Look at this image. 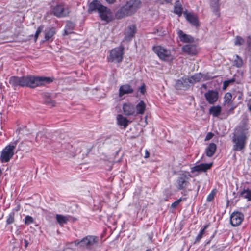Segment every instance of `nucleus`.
I'll return each instance as SVG.
<instances>
[{
    "instance_id": "obj_51",
    "label": "nucleus",
    "mask_w": 251,
    "mask_h": 251,
    "mask_svg": "<svg viewBox=\"0 0 251 251\" xmlns=\"http://www.w3.org/2000/svg\"><path fill=\"white\" fill-rule=\"evenodd\" d=\"M186 199L185 198H183L182 199V198H180V199H178L177 201H176L177 202V203L179 204V203L182 201V200H185Z\"/></svg>"
},
{
    "instance_id": "obj_6",
    "label": "nucleus",
    "mask_w": 251,
    "mask_h": 251,
    "mask_svg": "<svg viewBox=\"0 0 251 251\" xmlns=\"http://www.w3.org/2000/svg\"><path fill=\"white\" fill-rule=\"evenodd\" d=\"M52 14L58 18H63L69 15L70 10L68 5L60 3L53 7Z\"/></svg>"
},
{
    "instance_id": "obj_11",
    "label": "nucleus",
    "mask_w": 251,
    "mask_h": 251,
    "mask_svg": "<svg viewBox=\"0 0 251 251\" xmlns=\"http://www.w3.org/2000/svg\"><path fill=\"white\" fill-rule=\"evenodd\" d=\"M204 97L208 103L213 104L217 101L219 93L216 90H209L204 94Z\"/></svg>"
},
{
    "instance_id": "obj_43",
    "label": "nucleus",
    "mask_w": 251,
    "mask_h": 251,
    "mask_svg": "<svg viewBox=\"0 0 251 251\" xmlns=\"http://www.w3.org/2000/svg\"><path fill=\"white\" fill-rule=\"evenodd\" d=\"M45 103L49 105H50L51 107L54 106L55 104V102L50 98L47 99L45 100Z\"/></svg>"
},
{
    "instance_id": "obj_5",
    "label": "nucleus",
    "mask_w": 251,
    "mask_h": 251,
    "mask_svg": "<svg viewBox=\"0 0 251 251\" xmlns=\"http://www.w3.org/2000/svg\"><path fill=\"white\" fill-rule=\"evenodd\" d=\"M17 142L18 141H16L9 144L2 150L0 155V160L2 162H8L12 158L14 154V151Z\"/></svg>"
},
{
    "instance_id": "obj_31",
    "label": "nucleus",
    "mask_w": 251,
    "mask_h": 251,
    "mask_svg": "<svg viewBox=\"0 0 251 251\" xmlns=\"http://www.w3.org/2000/svg\"><path fill=\"white\" fill-rule=\"evenodd\" d=\"M202 74L201 73L195 74L190 77H188L191 85L199 82L202 77Z\"/></svg>"
},
{
    "instance_id": "obj_22",
    "label": "nucleus",
    "mask_w": 251,
    "mask_h": 251,
    "mask_svg": "<svg viewBox=\"0 0 251 251\" xmlns=\"http://www.w3.org/2000/svg\"><path fill=\"white\" fill-rule=\"evenodd\" d=\"M64 146V152L68 157H74L75 155L77 150L73 145L67 143Z\"/></svg>"
},
{
    "instance_id": "obj_50",
    "label": "nucleus",
    "mask_w": 251,
    "mask_h": 251,
    "mask_svg": "<svg viewBox=\"0 0 251 251\" xmlns=\"http://www.w3.org/2000/svg\"><path fill=\"white\" fill-rule=\"evenodd\" d=\"M186 199L185 198H183L182 199V198H180V199H178L177 201H176L177 202V203L179 204V203L182 201V200H185Z\"/></svg>"
},
{
    "instance_id": "obj_49",
    "label": "nucleus",
    "mask_w": 251,
    "mask_h": 251,
    "mask_svg": "<svg viewBox=\"0 0 251 251\" xmlns=\"http://www.w3.org/2000/svg\"><path fill=\"white\" fill-rule=\"evenodd\" d=\"M107 2H108L109 4H113L114 3L116 0H105Z\"/></svg>"
},
{
    "instance_id": "obj_45",
    "label": "nucleus",
    "mask_w": 251,
    "mask_h": 251,
    "mask_svg": "<svg viewBox=\"0 0 251 251\" xmlns=\"http://www.w3.org/2000/svg\"><path fill=\"white\" fill-rule=\"evenodd\" d=\"M146 88H145V85L144 84H143L141 87L139 88V91L140 92V93L142 94H144L145 92Z\"/></svg>"
},
{
    "instance_id": "obj_41",
    "label": "nucleus",
    "mask_w": 251,
    "mask_h": 251,
    "mask_svg": "<svg viewBox=\"0 0 251 251\" xmlns=\"http://www.w3.org/2000/svg\"><path fill=\"white\" fill-rule=\"evenodd\" d=\"M215 194H216V192L214 190H213L211 193L208 195L207 197V201L208 202H210L211 201H213V200L214 199V197L215 196Z\"/></svg>"
},
{
    "instance_id": "obj_60",
    "label": "nucleus",
    "mask_w": 251,
    "mask_h": 251,
    "mask_svg": "<svg viewBox=\"0 0 251 251\" xmlns=\"http://www.w3.org/2000/svg\"><path fill=\"white\" fill-rule=\"evenodd\" d=\"M39 136V133H38V134L37 135V137H36L37 139L38 138Z\"/></svg>"
},
{
    "instance_id": "obj_17",
    "label": "nucleus",
    "mask_w": 251,
    "mask_h": 251,
    "mask_svg": "<svg viewBox=\"0 0 251 251\" xmlns=\"http://www.w3.org/2000/svg\"><path fill=\"white\" fill-rule=\"evenodd\" d=\"M103 6L98 0H93L89 5L88 12L91 13L93 11L100 12V9Z\"/></svg>"
},
{
    "instance_id": "obj_2",
    "label": "nucleus",
    "mask_w": 251,
    "mask_h": 251,
    "mask_svg": "<svg viewBox=\"0 0 251 251\" xmlns=\"http://www.w3.org/2000/svg\"><path fill=\"white\" fill-rule=\"evenodd\" d=\"M248 125L245 121H242L236 128L232 138L233 150L240 151L244 150L248 140Z\"/></svg>"
},
{
    "instance_id": "obj_52",
    "label": "nucleus",
    "mask_w": 251,
    "mask_h": 251,
    "mask_svg": "<svg viewBox=\"0 0 251 251\" xmlns=\"http://www.w3.org/2000/svg\"><path fill=\"white\" fill-rule=\"evenodd\" d=\"M24 243L25 244V248H26L27 247V246H28V241L27 240L25 239L24 240Z\"/></svg>"
},
{
    "instance_id": "obj_4",
    "label": "nucleus",
    "mask_w": 251,
    "mask_h": 251,
    "mask_svg": "<svg viewBox=\"0 0 251 251\" xmlns=\"http://www.w3.org/2000/svg\"><path fill=\"white\" fill-rule=\"evenodd\" d=\"M98 237L95 236H87L81 240H76L74 241L75 246L86 248L92 249L95 245L98 244Z\"/></svg>"
},
{
    "instance_id": "obj_58",
    "label": "nucleus",
    "mask_w": 251,
    "mask_h": 251,
    "mask_svg": "<svg viewBox=\"0 0 251 251\" xmlns=\"http://www.w3.org/2000/svg\"><path fill=\"white\" fill-rule=\"evenodd\" d=\"M20 231H19L18 230L16 231V233L17 234H19L20 233Z\"/></svg>"
},
{
    "instance_id": "obj_42",
    "label": "nucleus",
    "mask_w": 251,
    "mask_h": 251,
    "mask_svg": "<svg viewBox=\"0 0 251 251\" xmlns=\"http://www.w3.org/2000/svg\"><path fill=\"white\" fill-rule=\"evenodd\" d=\"M43 28H44V26H42V25L38 27V28L36 31L35 34V41L38 39L39 34L42 31Z\"/></svg>"
},
{
    "instance_id": "obj_25",
    "label": "nucleus",
    "mask_w": 251,
    "mask_h": 251,
    "mask_svg": "<svg viewBox=\"0 0 251 251\" xmlns=\"http://www.w3.org/2000/svg\"><path fill=\"white\" fill-rule=\"evenodd\" d=\"M216 150V145L215 143H211L209 144L205 150L206 155L208 157H211L215 153Z\"/></svg>"
},
{
    "instance_id": "obj_59",
    "label": "nucleus",
    "mask_w": 251,
    "mask_h": 251,
    "mask_svg": "<svg viewBox=\"0 0 251 251\" xmlns=\"http://www.w3.org/2000/svg\"><path fill=\"white\" fill-rule=\"evenodd\" d=\"M146 251H152V250L151 249H148L146 250Z\"/></svg>"
},
{
    "instance_id": "obj_7",
    "label": "nucleus",
    "mask_w": 251,
    "mask_h": 251,
    "mask_svg": "<svg viewBox=\"0 0 251 251\" xmlns=\"http://www.w3.org/2000/svg\"><path fill=\"white\" fill-rule=\"evenodd\" d=\"M123 48H115L110 52L108 60L111 62L120 63L123 58Z\"/></svg>"
},
{
    "instance_id": "obj_48",
    "label": "nucleus",
    "mask_w": 251,
    "mask_h": 251,
    "mask_svg": "<svg viewBox=\"0 0 251 251\" xmlns=\"http://www.w3.org/2000/svg\"><path fill=\"white\" fill-rule=\"evenodd\" d=\"M149 156H150V153L148 152V151L147 150H146L145 155L144 157L145 158H148V157H149Z\"/></svg>"
},
{
    "instance_id": "obj_24",
    "label": "nucleus",
    "mask_w": 251,
    "mask_h": 251,
    "mask_svg": "<svg viewBox=\"0 0 251 251\" xmlns=\"http://www.w3.org/2000/svg\"><path fill=\"white\" fill-rule=\"evenodd\" d=\"M117 121L118 125L123 126L125 128L127 126L129 122L126 118L121 114H118L117 116Z\"/></svg>"
},
{
    "instance_id": "obj_36",
    "label": "nucleus",
    "mask_w": 251,
    "mask_h": 251,
    "mask_svg": "<svg viewBox=\"0 0 251 251\" xmlns=\"http://www.w3.org/2000/svg\"><path fill=\"white\" fill-rule=\"evenodd\" d=\"M245 40L240 36H236L234 41V45L236 46H241L244 44Z\"/></svg>"
},
{
    "instance_id": "obj_56",
    "label": "nucleus",
    "mask_w": 251,
    "mask_h": 251,
    "mask_svg": "<svg viewBox=\"0 0 251 251\" xmlns=\"http://www.w3.org/2000/svg\"><path fill=\"white\" fill-rule=\"evenodd\" d=\"M249 109L251 112V104L249 106Z\"/></svg>"
},
{
    "instance_id": "obj_46",
    "label": "nucleus",
    "mask_w": 251,
    "mask_h": 251,
    "mask_svg": "<svg viewBox=\"0 0 251 251\" xmlns=\"http://www.w3.org/2000/svg\"><path fill=\"white\" fill-rule=\"evenodd\" d=\"M247 45H248V47L249 48V49H251V39H249L248 38V39H247Z\"/></svg>"
},
{
    "instance_id": "obj_57",
    "label": "nucleus",
    "mask_w": 251,
    "mask_h": 251,
    "mask_svg": "<svg viewBox=\"0 0 251 251\" xmlns=\"http://www.w3.org/2000/svg\"><path fill=\"white\" fill-rule=\"evenodd\" d=\"M164 34H165V33H164V32H161V33H159V35H164Z\"/></svg>"
},
{
    "instance_id": "obj_39",
    "label": "nucleus",
    "mask_w": 251,
    "mask_h": 251,
    "mask_svg": "<svg viewBox=\"0 0 251 251\" xmlns=\"http://www.w3.org/2000/svg\"><path fill=\"white\" fill-rule=\"evenodd\" d=\"M24 222L25 225H29L34 223V219L31 216L27 215L25 218Z\"/></svg>"
},
{
    "instance_id": "obj_3",
    "label": "nucleus",
    "mask_w": 251,
    "mask_h": 251,
    "mask_svg": "<svg viewBox=\"0 0 251 251\" xmlns=\"http://www.w3.org/2000/svg\"><path fill=\"white\" fill-rule=\"evenodd\" d=\"M140 2L138 0H131L121 7L116 13L115 17L118 19L134 14L139 8Z\"/></svg>"
},
{
    "instance_id": "obj_61",
    "label": "nucleus",
    "mask_w": 251,
    "mask_h": 251,
    "mask_svg": "<svg viewBox=\"0 0 251 251\" xmlns=\"http://www.w3.org/2000/svg\"><path fill=\"white\" fill-rule=\"evenodd\" d=\"M248 38L250 39H251V35L248 36Z\"/></svg>"
},
{
    "instance_id": "obj_32",
    "label": "nucleus",
    "mask_w": 251,
    "mask_h": 251,
    "mask_svg": "<svg viewBox=\"0 0 251 251\" xmlns=\"http://www.w3.org/2000/svg\"><path fill=\"white\" fill-rule=\"evenodd\" d=\"M182 6L179 0L176 1L174 5V13L180 16L182 12Z\"/></svg>"
},
{
    "instance_id": "obj_47",
    "label": "nucleus",
    "mask_w": 251,
    "mask_h": 251,
    "mask_svg": "<svg viewBox=\"0 0 251 251\" xmlns=\"http://www.w3.org/2000/svg\"><path fill=\"white\" fill-rule=\"evenodd\" d=\"M178 205V204L177 203V202L176 201H175V202H174L173 203H172L171 207H173V208H175Z\"/></svg>"
},
{
    "instance_id": "obj_13",
    "label": "nucleus",
    "mask_w": 251,
    "mask_h": 251,
    "mask_svg": "<svg viewBox=\"0 0 251 251\" xmlns=\"http://www.w3.org/2000/svg\"><path fill=\"white\" fill-rule=\"evenodd\" d=\"M188 77H182L176 81L175 86L178 90H187L191 86Z\"/></svg>"
},
{
    "instance_id": "obj_33",
    "label": "nucleus",
    "mask_w": 251,
    "mask_h": 251,
    "mask_svg": "<svg viewBox=\"0 0 251 251\" xmlns=\"http://www.w3.org/2000/svg\"><path fill=\"white\" fill-rule=\"evenodd\" d=\"M208 226V225H206L203 226V228L201 230V231L199 232V234L197 236L195 241L194 242L195 244L199 243L201 239L202 238L203 235L205 233V231L206 229H207Z\"/></svg>"
},
{
    "instance_id": "obj_9",
    "label": "nucleus",
    "mask_w": 251,
    "mask_h": 251,
    "mask_svg": "<svg viewBox=\"0 0 251 251\" xmlns=\"http://www.w3.org/2000/svg\"><path fill=\"white\" fill-rule=\"evenodd\" d=\"M190 177V175L188 173L182 174L178 176L176 183L177 189L178 190H183L187 187L189 183V179Z\"/></svg>"
},
{
    "instance_id": "obj_8",
    "label": "nucleus",
    "mask_w": 251,
    "mask_h": 251,
    "mask_svg": "<svg viewBox=\"0 0 251 251\" xmlns=\"http://www.w3.org/2000/svg\"><path fill=\"white\" fill-rule=\"evenodd\" d=\"M153 50L162 60L169 61L171 58L170 50L165 49L161 46L154 47Z\"/></svg>"
},
{
    "instance_id": "obj_44",
    "label": "nucleus",
    "mask_w": 251,
    "mask_h": 251,
    "mask_svg": "<svg viewBox=\"0 0 251 251\" xmlns=\"http://www.w3.org/2000/svg\"><path fill=\"white\" fill-rule=\"evenodd\" d=\"M213 136H214L213 133H212V132H208L204 140L205 141H208V140H210L213 137Z\"/></svg>"
},
{
    "instance_id": "obj_38",
    "label": "nucleus",
    "mask_w": 251,
    "mask_h": 251,
    "mask_svg": "<svg viewBox=\"0 0 251 251\" xmlns=\"http://www.w3.org/2000/svg\"><path fill=\"white\" fill-rule=\"evenodd\" d=\"M232 98V96L230 93H229V92L226 93L225 94V97H224L225 102L228 104H230Z\"/></svg>"
},
{
    "instance_id": "obj_10",
    "label": "nucleus",
    "mask_w": 251,
    "mask_h": 251,
    "mask_svg": "<svg viewBox=\"0 0 251 251\" xmlns=\"http://www.w3.org/2000/svg\"><path fill=\"white\" fill-rule=\"evenodd\" d=\"M99 14L101 19L107 23L110 22L112 20V12L109 8L104 6L101 7Z\"/></svg>"
},
{
    "instance_id": "obj_34",
    "label": "nucleus",
    "mask_w": 251,
    "mask_h": 251,
    "mask_svg": "<svg viewBox=\"0 0 251 251\" xmlns=\"http://www.w3.org/2000/svg\"><path fill=\"white\" fill-rule=\"evenodd\" d=\"M235 57L234 65L238 68L241 67L243 64L242 59L238 55H236Z\"/></svg>"
},
{
    "instance_id": "obj_30",
    "label": "nucleus",
    "mask_w": 251,
    "mask_h": 251,
    "mask_svg": "<svg viewBox=\"0 0 251 251\" xmlns=\"http://www.w3.org/2000/svg\"><path fill=\"white\" fill-rule=\"evenodd\" d=\"M239 197L247 199V201L251 200V190L244 189L239 194Z\"/></svg>"
},
{
    "instance_id": "obj_54",
    "label": "nucleus",
    "mask_w": 251,
    "mask_h": 251,
    "mask_svg": "<svg viewBox=\"0 0 251 251\" xmlns=\"http://www.w3.org/2000/svg\"><path fill=\"white\" fill-rule=\"evenodd\" d=\"M202 87L205 89H207V85L206 84H203L202 85Z\"/></svg>"
},
{
    "instance_id": "obj_12",
    "label": "nucleus",
    "mask_w": 251,
    "mask_h": 251,
    "mask_svg": "<svg viewBox=\"0 0 251 251\" xmlns=\"http://www.w3.org/2000/svg\"><path fill=\"white\" fill-rule=\"evenodd\" d=\"M244 219V215L240 212H234L230 216V223L233 226L241 224Z\"/></svg>"
},
{
    "instance_id": "obj_53",
    "label": "nucleus",
    "mask_w": 251,
    "mask_h": 251,
    "mask_svg": "<svg viewBox=\"0 0 251 251\" xmlns=\"http://www.w3.org/2000/svg\"><path fill=\"white\" fill-rule=\"evenodd\" d=\"M161 29H162L161 28H159L156 29V31L155 32H154L153 33L154 34L158 33L160 32V30H161Z\"/></svg>"
},
{
    "instance_id": "obj_55",
    "label": "nucleus",
    "mask_w": 251,
    "mask_h": 251,
    "mask_svg": "<svg viewBox=\"0 0 251 251\" xmlns=\"http://www.w3.org/2000/svg\"><path fill=\"white\" fill-rule=\"evenodd\" d=\"M167 3H171L172 0H164Z\"/></svg>"
},
{
    "instance_id": "obj_27",
    "label": "nucleus",
    "mask_w": 251,
    "mask_h": 251,
    "mask_svg": "<svg viewBox=\"0 0 251 251\" xmlns=\"http://www.w3.org/2000/svg\"><path fill=\"white\" fill-rule=\"evenodd\" d=\"M55 34V29L53 27L50 28L45 31V39L46 41H49L51 39V41L53 40L52 38Z\"/></svg>"
},
{
    "instance_id": "obj_29",
    "label": "nucleus",
    "mask_w": 251,
    "mask_h": 251,
    "mask_svg": "<svg viewBox=\"0 0 251 251\" xmlns=\"http://www.w3.org/2000/svg\"><path fill=\"white\" fill-rule=\"evenodd\" d=\"M221 112V107L219 105L213 106L209 109V113L213 117H218Z\"/></svg>"
},
{
    "instance_id": "obj_15",
    "label": "nucleus",
    "mask_w": 251,
    "mask_h": 251,
    "mask_svg": "<svg viewBox=\"0 0 251 251\" xmlns=\"http://www.w3.org/2000/svg\"><path fill=\"white\" fill-rule=\"evenodd\" d=\"M212 165V163L200 164L192 167L191 172L193 173L195 172H206L211 168Z\"/></svg>"
},
{
    "instance_id": "obj_21",
    "label": "nucleus",
    "mask_w": 251,
    "mask_h": 251,
    "mask_svg": "<svg viewBox=\"0 0 251 251\" xmlns=\"http://www.w3.org/2000/svg\"><path fill=\"white\" fill-rule=\"evenodd\" d=\"M186 19L193 25L198 26L199 25L198 18L197 16L191 13L186 12L184 13Z\"/></svg>"
},
{
    "instance_id": "obj_19",
    "label": "nucleus",
    "mask_w": 251,
    "mask_h": 251,
    "mask_svg": "<svg viewBox=\"0 0 251 251\" xmlns=\"http://www.w3.org/2000/svg\"><path fill=\"white\" fill-rule=\"evenodd\" d=\"M133 91L134 90L132 87L129 84H126L120 86L119 95L120 97H122L125 94L132 93Z\"/></svg>"
},
{
    "instance_id": "obj_40",
    "label": "nucleus",
    "mask_w": 251,
    "mask_h": 251,
    "mask_svg": "<svg viewBox=\"0 0 251 251\" xmlns=\"http://www.w3.org/2000/svg\"><path fill=\"white\" fill-rule=\"evenodd\" d=\"M234 81H235V79H234V78L225 81L223 83V90L226 89V88L229 85V84L230 83H233Z\"/></svg>"
},
{
    "instance_id": "obj_28",
    "label": "nucleus",
    "mask_w": 251,
    "mask_h": 251,
    "mask_svg": "<svg viewBox=\"0 0 251 251\" xmlns=\"http://www.w3.org/2000/svg\"><path fill=\"white\" fill-rule=\"evenodd\" d=\"M136 115L144 114L146 109L145 103L143 100L140 101L136 106Z\"/></svg>"
},
{
    "instance_id": "obj_1",
    "label": "nucleus",
    "mask_w": 251,
    "mask_h": 251,
    "mask_svg": "<svg viewBox=\"0 0 251 251\" xmlns=\"http://www.w3.org/2000/svg\"><path fill=\"white\" fill-rule=\"evenodd\" d=\"M53 81V79L49 77L36 76L29 75L18 77L17 76H11L9 83L15 89L17 87H29L35 88L50 84Z\"/></svg>"
},
{
    "instance_id": "obj_16",
    "label": "nucleus",
    "mask_w": 251,
    "mask_h": 251,
    "mask_svg": "<svg viewBox=\"0 0 251 251\" xmlns=\"http://www.w3.org/2000/svg\"><path fill=\"white\" fill-rule=\"evenodd\" d=\"M56 219L58 223L61 226L66 224L70 220H72L73 221H75L76 220V218H73L71 216H64L60 214L56 215Z\"/></svg>"
},
{
    "instance_id": "obj_37",
    "label": "nucleus",
    "mask_w": 251,
    "mask_h": 251,
    "mask_svg": "<svg viewBox=\"0 0 251 251\" xmlns=\"http://www.w3.org/2000/svg\"><path fill=\"white\" fill-rule=\"evenodd\" d=\"M14 216L15 213L13 211L11 212L9 214L8 218L6 220V224L7 225L11 224L14 222Z\"/></svg>"
},
{
    "instance_id": "obj_14",
    "label": "nucleus",
    "mask_w": 251,
    "mask_h": 251,
    "mask_svg": "<svg viewBox=\"0 0 251 251\" xmlns=\"http://www.w3.org/2000/svg\"><path fill=\"white\" fill-rule=\"evenodd\" d=\"M136 32V25H129L125 30L124 40L126 41H130L134 37Z\"/></svg>"
},
{
    "instance_id": "obj_20",
    "label": "nucleus",
    "mask_w": 251,
    "mask_h": 251,
    "mask_svg": "<svg viewBox=\"0 0 251 251\" xmlns=\"http://www.w3.org/2000/svg\"><path fill=\"white\" fill-rule=\"evenodd\" d=\"M182 50L189 55H195L197 52V46L193 44H187L182 47Z\"/></svg>"
},
{
    "instance_id": "obj_23",
    "label": "nucleus",
    "mask_w": 251,
    "mask_h": 251,
    "mask_svg": "<svg viewBox=\"0 0 251 251\" xmlns=\"http://www.w3.org/2000/svg\"><path fill=\"white\" fill-rule=\"evenodd\" d=\"M177 34L180 40L182 42L189 43L194 41V38L191 36L184 33L181 30H179L177 31Z\"/></svg>"
},
{
    "instance_id": "obj_18",
    "label": "nucleus",
    "mask_w": 251,
    "mask_h": 251,
    "mask_svg": "<svg viewBox=\"0 0 251 251\" xmlns=\"http://www.w3.org/2000/svg\"><path fill=\"white\" fill-rule=\"evenodd\" d=\"M124 113L126 116L133 115L135 113V108L130 103H126L123 105Z\"/></svg>"
},
{
    "instance_id": "obj_26",
    "label": "nucleus",
    "mask_w": 251,
    "mask_h": 251,
    "mask_svg": "<svg viewBox=\"0 0 251 251\" xmlns=\"http://www.w3.org/2000/svg\"><path fill=\"white\" fill-rule=\"evenodd\" d=\"M75 24L71 21H67L64 29L63 35H68L72 33L75 27Z\"/></svg>"
},
{
    "instance_id": "obj_35",
    "label": "nucleus",
    "mask_w": 251,
    "mask_h": 251,
    "mask_svg": "<svg viewBox=\"0 0 251 251\" xmlns=\"http://www.w3.org/2000/svg\"><path fill=\"white\" fill-rule=\"evenodd\" d=\"M219 0H210V6L213 11H217L219 6Z\"/></svg>"
}]
</instances>
